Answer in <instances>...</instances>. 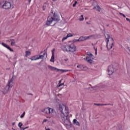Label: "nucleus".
I'll use <instances>...</instances> for the list:
<instances>
[{
  "mask_svg": "<svg viewBox=\"0 0 130 130\" xmlns=\"http://www.w3.org/2000/svg\"><path fill=\"white\" fill-rule=\"evenodd\" d=\"M59 110L63 114V115L61 116L62 121L66 125H69L71 124V121L69 118V108L64 105L60 104L59 105Z\"/></svg>",
  "mask_w": 130,
  "mask_h": 130,
  "instance_id": "nucleus-1",
  "label": "nucleus"
},
{
  "mask_svg": "<svg viewBox=\"0 0 130 130\" xmlns=\"http://www.w3.org/2000/svg\"><path fill=\"white\" fill-rule=\"evenodd\" d=\"M59 20V17L57 16V14H55V13H53L52 12V13L49 15L47 18L46 25L47 26H50L51 25V24L53 23V22H58Z\"/></svg>",
  "mask_w": 130,
  "mask_h": 130,
  "instance_id": "nucleus-2",
  "label": "nucleus"
},
{
  "mask_svg": "<svg viewBox=\"0 0 130 130\" xmlns=\"http://www.w3.org/2000/svg\"><path fill=\"white\" fill-rule=\"evenodd\" d=\"M62 49L63 51H67V52H75L77 50V47L74 44L70 45H64L62 47Z\"/></svg>",
  "mask_w": 130,
  "mask_h": 130,
  "instance_id": "nucleus-3",
  "label": "nucleus"
},
{
  "mask_svg": "<svg viewBox=\"0 0 130 130\" xmlns=\"http://www.w3.org/2000/svg\"><path fill=\"white\" fill-rule=\"evenodd\" d=\"M105 36L107 40V47L109 50H110L113 46L114 40H113V38H110V36H109V35L108 34L105 35Z\"/></svg>",
  "mask_w": 130,
  "mask_h": 130,
  "instance_id": "nucleus-4",
  "label": "nucleus"
},
{
  "mask_svg": "<svg viewBox=\"0 0 130 130\" xmlns=\"http://www.w3.org/2000/svg\"><path fill=\"white\" fill-rule=\"evenodd\" d=\"M43 112L45 113V114H47V115H49V117H47V118H50L51 117H52L54 114H55V111H54V110L49 107L43 109Z\"/></svg>",
  "mask_w": 130,
  "mask_h": 130,
  "instance_id": "nucleus-5",
  "label": "nucleus"
},
{
  "mask_svg": "<svg viewBox=\"0 0 130 130\" xmlns=\"http://www.w3.org/2000/svg\"><path fill=\"white\" fill-rule=\"evenodd\" d=\"M14 79L12 78L8 83V84L5 88L4 94H7L9 92V91L13 88V85L14 84V82H13Z\"/></svg>",
  "mask_w": 130,
  "mask_h": 130,
  "instance_id": "nucleus-6",
  "label": "nucleus"
},
{
  "mask_svg": "<svg viewBox=\"0 0 130 130\" xmlns=\"http://www.w3.org/2000/svg\"><path fill=\"white\" fill-rule=\"evenodd\" d=\"M2 0H0V5L2 9H5V10H9L11 7V3L8 1H3V3L1 2Z\"/></svg>",
  "mask_w": 130,
  "mask_h": 130,
  "instance_id": "nucleus-7",
  "label": "nucleus"
},
{
  "mask_svg": "<svg viewBox=\"0 0 130 130\" xmlns=\"http://www.w3.org/2000/svg\"><path fill=\"white\" fill-rule=\"evenodd\" d=\"M48 69L51 70V71H57V72H59L61 73V74H62L63 73H68V72H71V70H63V69H58L55 67H53L50 65H49L48 66Z\"/></svg>",
  "mask_w": 130,
  "mask_h": 130,
  "instance_id": "nucleus-8",
  "label": "nucleus"
},
{
  "mask_svg": "<svg viewBox=\"0 0 130 130\" xmlns=\"http://www.w3.org/2000/svg\"><path fill=\"white\" fill-rule=\"evenodd\" d=\"M45 56H47L46 53L44 52L43 55H40L39 56L36 55L31 58H30L31 60H37L38 59H40L41 58H43Z\"/></svg>",
  "mask_w": 130,
  "mask_h": 130,
  "instance_id": "nucleus-9",
  "label": "nucleus"
},
{
  "mask_svg": "<svg viewBox=\"0 0 130 130\" xmlns=\"http://www.w3.org/2000/svg\"><path fill=\"white\" fill-rule=\"evenodd\" d=\"M108 75L109 76L111 75L112 74H113V73H114V68H113V67L112 66H109L108 67Z\"/></svg>",
  "mask_w": 130,
  "mask_h": 130,
  "instance_id": "nucleus-10",
  "label": "nucleus"
},
{
  "mask_svg": "<svg viewBox=\"0 0 130 130\" xmlns=\"http://www.w3.org/2000/svg\"><path fill=\"white\" fill-rule=\"evenodd\" d=\"M84 60H86L87 62L89 63H93V60L94 59V57H91L89 56H86L85 58H84Z\"/></svg>",
  "mask_w": 130,
  "mask_h": 130,
  "instance_id": "nucleus-11",
  "label": "nucleus"
},
{
  "mask_svg": "<svg viewBox=\"0 0 130 130\" xmlns=\"http://www.w3.org/2000/svg\"><path fill=\"white\" fill-rule=\"evenodd\" d=\"M1 44L3 46H4V47H5L6 48H7V49H8V50H10V51H11L12 52H14L13 49L11 48V47H10V46H9L7 44H5L4 43H2Z\"/></svg>",
  "mask_w": 130,
  "mask_h": 130,
  "instance_id": "nucleus-12",
  "label": "nucleus"
},
{
  "mask_svg": "<svg viewBox=\"0 0 130 130\" xmlns=\"http://www.w3.org/2000/svg\"><path fill=\"white\" fill-rule=\"evenodd\" d=\"M9 42L11 45V46H17L16 45V40L15 39H10Z\"/></svg>",
  "mask_w": 130,
  "mask_h": 130,
  "instance_id": "nucleus-13",
  "label": "nucleus"
},
{
  "mask_svg": "<svg viewBox=\"0 0 130 130\" xmlns=\"http://www.w3.org/2000/svg\"><path fill=\"white\" fill-rule=\"evenodd\" d=\"M55 49H53L52 50V56H51V58L50 59V61H51L52 62H54V51H55Z\"/></svg>",
  "mask_w": 130,
  "mask_h": 130,
  "instance_id": "nucleus-14",
  "label": "nucleus"
},
{
  "mask_svg": "<svg viewBox=\"0 0 130 130\" xmlns=\"http://www.w3.org/2000/svg\"><path fill=\"white\" fill-rule=\"evenodd\" d=\"M91 36H88V37H80L79 38V39L80 40V41H84L85 40H87V39H89L90 38V37H91Z\"/></svg>",
  "mask_w": 130,
  "mask_h": 130,
  "instance_id": "nucleus-15",
  "label": "nucleus"
},
{
  "mask_svg": "<svg viewBox=\"0 0 130 130\" xmlns=\"http://www.w3.org/2000/svg\"><path fill=\"white\" fill-rule=\"evenodd\" d=\"M77 68L80 69V71H85L84 69H87V67L83 66V65H78Z\"/></svg>",
  "mask_w": 130,
  "mask_h": 130,
  "instance_id": "nucleus-16",
  "label": "nucleus"
},
{
  "mask_svg": "<svg viewBox=\"0 0 130 130\" xmlns=\"http://www.w3.org/2000/svg\"><path fill=\"white\" fill-rule=\"evenodd\" d=\"M93 9H95L98 12H101V8L98 5L94 7Z\"/></svg>",
  "mask_w": 130,
  "mask_h": 130,
  "instance_id": "nucleus-17",
  "label": "nucleus"
},
{
  "mask_svg": "<svg viewBox=\"0 0 130 130\" xmlns=\"http://www.w3.org/2000/svg\"><path fill=\"white\" fill-rule=\"evenodd\" d=\"M87 55H88L87 56L88 57H94V55H93V54H92V53H90L89 52H87L86 53Z\"/></svg>",
  "mask_w": 130,
  "mask_h": 130,
  "instance_id": "nucleus-18",
  "label": "nucleus"
},
{
  "mask_svg": "<svg viewBox=\"0 0 130 130\" xmlns=\"http://www.w3.org/2000/svg\"><path fill=\"white\" fill-rule=\"evenodd\" d=\"M31 54V52H30V51H26L25 52V56H29V55H30Z\"/></svg>",
  "mask_w": 130,
  "mask_h": 130,
  "instance_id": "nucleus-19",
  "label": "nucleus"
},
{
  "mask_svg": "<svg viewBox=\"0 0 130 130\" xmlns=\"http://www.w3.org/2000/svg\"><path fill=\"white\" fill-rule=\"evenodd\" d=\"M84 15H81V17L79 18V21H84Z\"/></svg>",
  "mask_w": 130,
  "mask_h": 130,
  "instance_id": "nucleus-20",
  "label": "nucleus"
},
{
  "mask_svg": "<svg viewBox=\"0 0 130 130\" xmlns=\"http://www.w3.org/2000/svg\"><path fill=\"white\" fill-rule=\"evenodd\" d=\"M94 105H97V106H103L104 105H106V104H94Z\"/></svg>",
  "mask_w": 130,
  "mask_h": 130,
  "instance_id": "nucleus-21",
  "label": "nucleus"
},
{
  "mask_svg": "<svg viewBox=\"0 0 130 130\" xmlns=\"http://www.w3.org/2000/svg\"><path fill=\"white\" fill-rule=\"evenodd\" d=\"M68 37L67 36L65 37H63L62 39V42H63V41H64V40H67V39H68Z\"/></svg>",
  "mask_w": 130,
  "mask_h": 130,
  "instance_id": "nucleus-22",
  "label": "nucleus"
},
{
  "mask_svg": "<svg viewBox=\"0 0 130 130\" xmlns=\"http://www.w3.org/2000/svg\"><path fill=\"white\" fill-rule=\"evenodd\" d=\"M25 112H24L23 113V114H22V115H21V116H20V118H23V117H24V116H25Z\"/></svg>",
  "mask_w": 130,
  "mask_h": 130,
  "instance_id": "nucleus-23",
  "label": "nucleus"
},
{
  "mask_svg": "<svg viewBox=\"0 0 130 130\" xmlns=\"http://www.w3.org/2000/svg\"><path fill=\"white\" fill-rule=\"evenodd\" d=\"M22 125H23V124L22 123V122H19L18 123V126H19V127H20V128H21V127H22Z\"/></svg>",
  "mask_w": 130,
  "mask_h": 130,
  "instance_id": "nucleus-24",
  "label": "nucleus"
},
{
  "mask_svg": "<svg viewBox=\"0 0 130 130\" xmlns=\"http://www.w3.org/2000/svg\"><path fill=\"white\" fill-rule=\"evenodd\" d=\"M67 36L69 38V37H73V35L72 34H68Z\"/></svg>",
  "mask_w": 130,
  "mask_h": 130,
  "instance_id": "nucleus-25",
  "label": "nucleus"
},
{
  "mask_svg": "<svg viewBox=\"0 0 130 130\" xmlns=\"http://www.w3.org/2000/svg\"><path fill=\"white\" fill-rule=\"evenodd\" d=\"M77 4H78V2L75 1V3L73 5V7H74V8H75V7H76V6H77Z\"/></svg>",
  "mask_w": 130,
  "mask_h": 130,
  "instance_id": "nucleus-26",
  "label": "nucleus"
},
{
  "mask_svg": "<svg viewBox=\"0 0 130 130\" xmlns=\"http://www.w3.org/2000/svg\"><path fill=\"white\" fill-rule=\"evenodd\" d=\"M74 42H81V40H80V38L79 39H78V40H74Z\"/></svg>",
  "mask_w": 130,
  "mask_h": 130,
  "instance_id": "nucleus-27",
  "label": "nucleus"
},
{
  "mask_svg": "<svg viewBox=\"0 0 130 130\" xmlns=\"http://www.w3.org/2000/svg\"><path fill=\"white\" fill-rule=\"evenodd\" d=\"M93 48L95 50V55H97V48H95V47H94Z\"/></svg>",
  "mask_w": 130,
  "mask_h": 130,
  "instance_id": "nucleus-28",
  "label": "nucleus"
},
{
  "mask_svg": "<svg viewBox=\"0 0 130 130\" xmlns=\"http://www.w3.org/2000/svg\"><path fill=\"white\" fill-rule=\"evenodd\" d=\"M117 129H118V130H122L121 125H119V126L118 127Z\"/></svg>",
  "mask_w": 130,
  "mask_h": 130,
  "instance_id": "nucleus-29",
  "label": "nucleus"
},
{
  "mask_svg": "<svg viewBox=\"0 0 130 130\" xmlns=\"http://www.w3.org/2000/svg\"><path fill=\"white\" fill-rule=\"evenodd\" d=\"M78 121H77V120L76 119H74V120H73V123L74 124H76V122H77Z\"/></svg>",
  "mask_w": 130,
  "mask_h": 130,
  "instance_id": "nucleus-30",
  "label": "nucleus"
},
{
  "mask_svg": "<svg viewBox=\"0 0 130 130\" xmlns=\"http://www.w3.org/2000/svg\"><path fill=\"white\" fill-rule=\"evenodd\" d=\"M75 124L76 125H77L78 126H80V122H76V123H75Z\"/></svg>",
  "mask_w": 130,
  "mask_h": 130,
  "instance_id": "nucleus-31",
  "label": "nucleus"
},
{
  "mask_svg": "<svg viewBox=\"0 0 130 130\" xmlns=\"http://www.w3.org/2000/svg\"><path fill=\"white\" fill-rule=\"evenodd\" d=\"M119 15H120L121 16H123L124 18H125V15L122 13H119Z\"/></svg>",
  "mask_w": 130,
  "mask_h": 130,
  "instance_id": "nucleus-32",
  "label": "nucleus"
},
{
  "mask_svg": "<svg viewBox=\"0 0 130 130\" xmlns=\"http://www.w3.org/2000/svg\"><path fill=\"white\" fill-rule=\"evenodd\" d=\"M62 85H63V83H61V84H59L58 87H61V86H62Z\"/></svg>",
  "mask_w": 130,
  "mask_h": 130,
  "instance_id": "nucleus-33",
  "label": "nucleus"
},
{
  "mask_svg": "<svg viewBox=\"0 0 130 130\" xmlns=\"http://www.w3.org/2000/svg\"><path fill=\"white\" fill-rule=\"evenodd\" d=\"M20 130H25V127H21Z\"/></svg>",
  "mask_w": 130,
  "mask_h": 130,
  "instance_id": "nucleus-34",
  "label": "nucleus"
},
{
  "mask_svg": "<svg viewBox=\"0 0 130 130\" xmlns=\"http://www.w3.org/2000/svg\"><path fill=\"white\" fill-rule=\"evenodd\" d=\"M46 121H47V119H44L43 120V122H46Z\"/></svg>",
  "mask_w": 130,
  "mask_h": 130,
  "instance_id": "nucleus-35",
  "label": "nucleus"
},
{
  "mask_svg": "<svg viewBox=\"0 0 130 130\" xmlns=\"http://www.w3.org/2000/svg\"><path fill=\"white\" fill-rule=\"evenodd\" d=\"M64 60H65V61H68V60H69V59H68V58L64 59Z\"/></svg>",
  "mask_w": 130,
  "mask_h": 130,
  "instance_id": "nucleus-36",
  "label": "nucleus"
},
{
  "mask_svg": "<svg viewBox=\"0 0 130 130\" xmlns=\"http://www.w3.org/2000/svg\"><path fill=\"white\" fill-rule=\"evenodd\" d=\"M15 123H15V122H12V125H15Z\"/></svg>",
  "mask_w": 130,
  "mask_h": 130,
  "instance_id": "nucleus-37",
  "label": "nucleus"
},
{
  "mask_svg": "<svg viewBox=\"0 0 130 130\" xmlns=\"http://www.w3.org/2000/svg\"><path fill=\"white\" fill-rule=\"evenodd\" d=\"M127 49H128V51H129V52H130V47H128Z\"/></svg>",
  "mask_w": 130,
  "mask_h": 130,
  "instance_id": "nucleus-38",
  "label": "nucleus"
},
{
  "mask_svg": "<svg viewBox=\"0 0 130 130\" xmlns=\"http://www.w3.org/2000/svg\"><path fill=\"white\" fill-rule=\"evenodd\" d=\"M126 21H129V19H128L127 18H126Z\"/></svg>",
  "mask_w": 130,
  "mask_h": 130,
  "instance_id": "nucleus-39",
  "label": "nucleus"
},
{
  "mask_svg": "<svg viewBox=\"0 0 130 130\" xmlns=\"http://www.w3.org/2000/svg\"><path fill=\"white\" fill-rule=\"evenodd\" d=\"M31 0H28V3H29V4H30V3H31Z\"/></svg>",
  "mask_w": 130,
  "mask_h": 130,
  "instance_id": "nucleus-40",
  "label": "nucleus"
},
{
  "mask_svg": "<svg viewBox=\"0 0 130 130\" xmlns=\"http://www.w3.org/2000/svg\"><path fill=\"white\" fill-rule=\"evenodd\" d=\"M28 126L24 127V129L28 128Z\"/></svg>",
  "mask_w": 130,
  "mask_h": 130,
  "instance_id": "nucleus-41",
  "label": "nucleus"
},
{
  "mask_svg": "<svg viewBox=\"0 0 130 130\" xmlns=\"http://www.w3.org/2000/svg\"><path fill=\"white\" fill-rule=\"evenodd\" d=\"M61 83V80L59 81V84H60Z\"/></svg>",
  "mask_w": 130,
  "mask_h": 130,
  "instance_id": "nucleus-42",
  "label": "nucleus"
},
{
  "mask_svg": "<svg viewBox=\"0 0 130 130\" xmlns=\"http://www.w3.org/2000/svg\"><path fill=\"white\" fill-rule=\"evenodd\" d=\"M57 0H53V2H56Z\"/></svg>",
  "mask_w": 130,
  "mask_h": 130,
  "instance_id": "nucleus-43",
  "label": "nucleus"
},
{
  "mask_svg": "<svg viewBox=\"0 0 130 130\" xmlns=\"http://www.w3.org/2000/svg\"><path fill=\"white\" fill-rule=\"evenodd\" d=\"M54 25H55V22L54 23L53 26H54Z\"/></svg>",
  "mask_w": 130,
  "mask_h": 130,
  "instance_id": "nucleus-44",
  "label": "nucleus"
},
{
  "mask_svg": "<svg viewBox=\"0 0 130 130\" xmlns=\"http://www.w3.org/2000/svg\"><path fill=\"white\" fill-rule=\"evenodd\" d=\"M46 130H50V129L48 128V129H46Z\"/></svg>",
  "mask_w": 130,
  "mask_h": 130,
  "instance_id": "nucleus-45",
  "label": "nucleus"
},
{
  "mask_svg": "<svg viewBox=\"0 0 130 130\" xmlns=\"http://www.w3.org/2000/svg\"><path fill=\"white\" fill-rule=\"evenodd\" d=\"M86 23H87V24H89V23L88 22H87Z\"/></svg>",
  "mask_w": 130,
  "mask_h": 130,
  "instance_id": "nucleus-46",
  "label": "nucleus"
}]
</instances>
